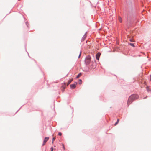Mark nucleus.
<instances>
[{
    "mask_svg": "<svg viewBox=\"0 0 151 151\" xmlns=\"http://www.w3.org/2000/svg\"><path fill=\"white\" fill-rule=\"evenodd\" d=\"M138 96L137 94H133L129 98L128 102L127 104L128 106L131 104L132 103L135 99H138Z\"/></svg>",
    "mask_w": 151,
    "mask_h": 151,
    "instance_id": "1",
    "label": "nucleus"
},
{
    "mask_svg": "<svg viewBox=\"0 0 151 151\" xmlns=\"http://www.w3.org/2000/svg\"><path fill=\"white\" fill-rule=\"evenodd\" d=\"M49 139V138L48 137H46L45 138L43 141L42 146H44L45 145V143Z\"/></svg>",
    "mask_w": 151,
    "mask_h": 151,
    "instance_id": "2",
    "label": "nucleus"
},
{
    "mask_svg": "<svg viewBox=\"0 0 151 151\" xmlns=\"http://www.w3.org/2000/svg\"><path fill=\"white\" fill-rule=\"evenodd\" d=\"M91 60V57H86L85 58V61L87 63H89Z\"/></svg>",
    "mask_w": 151,
    "mask_h": 151,
    "instance_id": "3",
    "label": "nucleus"
},
{
    "mask_svg": "<svg viewBox=\"0 0 151 151\" xmlns=\"http://www.w3.org/2000/svg\"><path fill=\"white\" fill-rule=\"evenodd\" d=\"M77 84V83H76V84H71L70 85V88L71 89H74L76 87V85Z\"/></svg>",
    "mask_w": 151,
    "mask_h": 151,
    "instance_id": "4",
    "label": "nucleus"
},
{
    "mask_svg": "<svg viewBox=\"0 0 151 151\" xmlns=\"http://www.w3.org/2000/svg\"><path fill=\"white\" fill-rule=\"evenodd\" d=\"M73 80V79H72L70 80L69 81H68V83H67V86H68L72 82V81Z\"/></svg>",
    "mask_w": 151,
    "mask_h": 151,
    "instance_id": "5",
    "label": "nucleus"
},
{
    "mask_svg": "<svg viewBox=\"0 0 151 151\" xmlns=\"http://www.w3.org/2000/svg\"><path fill=\"white\" fill-rule=\"evenodd\" d=\"M82 75V74L81 73H79L78 75L76 76V78H79Z\"/></svg>",
    "mask_w": 151,
    "mask_h": 151,
    "instance_id": "6",
    "label": "nucleus"
},
{
    "mask_svg": "<svg viewBox=\"0 0 151 151\" xmlns=\"http://www.w3.org/2000/svg\"><path fill=\"white\" fill-rule=\"evenodd\" d=\"M101 54V53L98 52L96 54V57H100Z\"/></svg>",
    "mask_w": 151,
    "mask_h": 151,
    "instance_id": "7",
    "label": "nucleus"
},
{
    "mask_svg": "<svg viewBox=\"0 0 151 151\" xmlns=\"http://www.w3.org/2000/svg\"><path fill=\"white\" fill-rule=\"evenodd\" d=\"M65 84H66L65 83H64L65 86H62V88L63 89V90H64L65 88ZM63 91H64V90H62Z\"/></svg>",
    "mask_w": 151,
    "mask_h": 151,
    "instance_id": "8",
    "label": "nucleus"
},
{
    "mask_svg": "<svg viewBox=\"0 0 151 151\" xmlns=\"http://www.w3.org/2000/svg\"><path fill=\"white\" fill-rule=\"evenodd\" d=\"M119 21L120 22H122V19L121 18V17H119Z\"/></svg>",
    "mask_w": 151,
    "mask_h": 151,
    "instance_id": "9",
    "label": "nucleus"
},
{
    "mask_svg": "<svg viewBox=\"0 0 151 151\" xmlns=\"http://www.w3.org/2000/svg\"><path fill=\"white\" fill-rule=\"evenodd\" d=\"M119 119H118L117 120V122L115 123V124H114V125L116 126V125L119 122Z\"/></svg>",
    "mask_w": 151,
    "mask_h": 151,
    "instance_id": "10",
    "label": "nucleus"
},
{
    "mask_svg": "<svg viewBox=\"0 0 151 151\" xmlns=\"http://www.w3.org/2000/svg\"><path fill=\"white\" fill-rule=\"evenodd\" d=\"M78 83L80 84H82V81L81 80V79H79V81H78Z\"/></svg>",
    "mask_w": 151,
    "mask_h": 151,
    "instance_id": "11",
    "label": "nucleus"
},
{
    "mask_svg": "<svg viewBox=\"0 0 151 151\" xmlns=\"http://www.w3.org/2000/svg\"><path fill=\"white\" fill-rule=\"evenodd\" d=\"M129 44H130V45H131L133 47H134V44H133V43H130Z\"/></svg>",
    "mask_w": 151,
    "mask_h": 151,
    "instance_id": "12",
    "label": "nucleus"
},
{
    "mask_svg": "<svg viewBox=\"0 0 151 151\" xmlns=\"http://www.w3.org/2000/svg\"><path fill=\"white\" fill-rule=\"evenodd\" d=\"M55 137H53V138H52V143H53V141L55 140Z\"/></svg>",
    "mask_w": 151,
    "mask_h": 151,
    "instance_id": "13",
    "label": "nucleus"
},
{
    "mask_svg": "<svg viewBox=\"0 0 151 151\" xmlns=\"http://www.w3.org/2000/svg\"><path fill=\"white\" fill-rule=\"evenodd\" d=\"M129 40L131 42H134V40L132 39H130Z\"/></svg>",
    "mask_w": 151,
    "mask_h": 151,
    "instance_id": "14",
    "label": "nucleus"
},
{
    "mask_svg": "<svg viewBox=\"0 0 151 151\" xmlns=\"http://www.w3.org/2000/svg\"><path fill=\"white\" fill-rule=\"evenodd\" d=\"M62 134L61 133V132H59L58 133V135H59V136H61Z\"/></svg>",
    "mask_w": 151,
    "mask_h": 151,
    "instance_id": "15",
    "label": "nucleus"
},
{
    "mask_svg": "<svg viewBox=\"0 0 151 151\" xmlns=\"http://www.w3.org/2000/svg\"><path fill=\"white\" fill-rule=\"evenodd\" d=\"M141 55H139V56H144V55H144L143 53H141Z\"/></svg>",
    "mask_w": 151,
    "mask_h": 151,
    "instance_id": "16",
    "label": "nucleus"
},
{
    "mask_svg": "<svg viewBox=\"0 0 151 151\" xmlns=\"http://www.w3.org/2000/svg\"><path fill=\"white\" fill-rule=\"evenodd\" d=\"M51 151H53V148L51 147Z\"/></svg>",
    "mask_w": 151,
    "mask_h": 151,
    "instance_id": "17",
    "label": "nucleus"
},
{
    "mask_svg": "<svg viewBox=\"0 0 151 151\" xmlns=\"http://www.w3.org/2000/svg\"><path fill=\"white\" fill-rule=\"evenodd\" d=\"M63 149H64V150H65V147L63 145Z\"/></svg>",
    "mask_w": 151,
    "mask_h": 151,
    "instance_id": "18",
    "label": "nucleus"
},
{
    "mask_svg": "<svg viewBox=\"0 0 151 151\" xmlns=\"http://www.w3.org/2000/svg\"><path fill=\"white\" fill-rule=\"evenodd\" d=\"M96 59L99 60V57H96Z\"/></svg>",
    "mask_w": 151,
    "mask_h": 151,
    "instance_id": "19",
    "label": "nucleus"
},
{
    "mask_svg": "<svg viewBox=\"0 0 151 151\" xmlns=\"http://www.w3.org/2000/svg\"><path fill=\"white\" fill-rule=\"evenodd\" d=\"M147 91H149V90H148V87H147Z\"/></svg>",
    "mask_w": 151,
    "mask_h": 151,
    "instance_id": "20",
    "label": "nucleus"
},
{
    "mask_svg": "<svg viewBox=\"0 0 151 151\" xmlns=\"http://www.w3.org/2000/svg\"><path fill=\"white\" fill-rule=\"evenodd\" d=\"M80 56H81V54L80 53L78 57H80Z\"/></svg>",
    "mask_w": 151,
    "mask_h": 151,
    "instance_id": "21",
    "label": "nucleus"
}]
</instances>
